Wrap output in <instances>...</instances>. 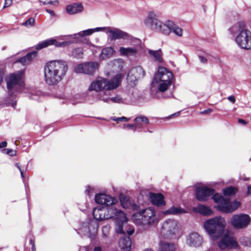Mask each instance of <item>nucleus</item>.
Segmentation results:
<instances>
[{
  "mask_svg": "<svg viewBox=\"0 0 251 251\" xmlns=\"http://www.w3.org/2000/svg\"><path fill=\"white\" fill-rule=\"evenodd\" d=\"M95 201L100 205L93 209V215L95 219L103 221L115 218L116 215L126 220V215L123 211L117 208L118 201L116 199L104 194H97Z\"/></svg>",
  "mask_w": 251,
  "mask_h": 251,
  "instance_id": "f257e3e1",
  "label": "nucleus"
},
{
  "mask_svg": "<svg viewBox=\"0 0 251 251\" xmlns=\"http://www.w3.org/2000/svg\"><path fill=\"white\" fill-rule=\"evenodd\" d=\"M66 61L55 60L47 62L44 68V80L49 85H55L61 81L68 71Z\"/></svg>",
  "mask_w": 251,
  "mask_h": 251,
  "instance_id": "f03ea898",
  "label": "nucleus"
},
{
  "mask_svg": "<svg viewBox=\"0 0 251 251\" xmlns=\"http://www.w3.org/2000/svg\"><path fill=\"white\" fill-rule=\"evenodd\" d=\"M123 78V75L121 74H117L111 79L98 76L91 82L88 90L89 91L102 92L99 96L100 100L101 96L105 97L111 95V91L120 86Z\"/></svg>",
  "mask_w": 251,
  "mask_h": 251,
  "instance_id": "7ed1b4c3",
  "label": "nucleus"
},
{
  "mask_svg": "<svg viewBox=\"0 0 251 251\" xmlns=\"http://www.w3.org/2000/svg\"><path fill=\"white\" fill-rule=\"evenodd\" d=\"M173 78V75L171 71L165 67H158V71L155 74L152 81V86L157 89L154 97L166 98L172 95V93H170L169 95H166L164 93L171 86Z\"/></svg>",
  "mask_w": 251,
  "mask_h": 251,
  "instance_id": "20e7f679",
  "label": "nucleus"
},
{
  "mask_svg": "<svg viewBox=\"0 0 251 251\" xmlns=\"http://www.w3.org/2000/svg\"><path fill=\"white\" fill-rule=\"evenodd\" d=\"M9 100L6 104L15 108L16 105V97L17 94L24 91L25 84L24 79V71L10 74L5 78Z\"/></svg>",
  "mask_w": 251,
  "mask_h": 251,
  "instance_id": "39448f33",
  "label": "nucleus"
},
{
  "mask_svg": "<svg viewBox=\"0 0 251 251\" xmlns=\"http://www.w3.org/2000/svg\"><path fill=\"white\" fill-rule=\"evenodd\" d=\"M229 31L235 36V41L239 47L245 50L251 49V32L243 22H238L232 26Z\"/></svg>",
  "mask_w": 251,
  "mask_h": 251,
  "instance_id": "423d86ee",
  "label": "nucleus"
},
{
  "mask_svg": "<svg viewBox=\"0 0 251 251\" xmlns=\"http://www.w3.org/2000/svg\"><path fill=\"white\" fill-rule=\"evenodd\" d=\"M132 220L137 225L144 229H148L156 225L159 221V218L155 209L150 207L133 214Z\"/></svg>",
  "mask_w": 251,
  "mask_h": 251,
  "instance_id": "0eeeda50",
  "label": "nucleus"
},
{
  "mask_svg": "<svg viewBox=\"0 0 251 251\" xmlns=\"http://www.w3.org/2000/svg\"><path fill=\"white\" fill-rule=\"evenodd\" d=\"M226 225L225 219L221 216L206 220L203 223V227L212 240L220 238L223 234Z\"/></svg>",
  "mask_w": 251,
  "mask_h": 251,
  "instance_id": "6e6552de",
  "label": "nucleus"
},
{
  "mask_svg": "<svg viewBox=\"0 0 251 251\" xmlns=\"http://www.w3.org/2000/svg\"><path fill=\"white\" fill-rule=\"evenodd\" d=\"M144 22L147 25L150 26L152 30L165 35H169L168 21L165 23L162 22L158 19L157 15L154 12H150Z\"/></svg>",
  "mask_w": 251,
  "mask_h": 251,
  "instance_id": "1a4fd4ad",
  "label": "nucleus"
},
{
  "mask_svg": "<svg viewBox=\"0 0 251 251\" xmlns=\"http://www.w3.org/2000/svg\"><path fill=\"white\" fill-rule=\"evenodd\" d=\"M212 199L215 202L218 204L217 209L226 213L233 212L240 206V203L236 201L231 202L229 199L225 198L218 193L214 194Z\"/></svg>",
  "mask_w": 251,
  "mask_h": 251,
  "instance_id": "9d476101",
  "label": "nucleus"
},
{
  "mask_svg": "<svg viewBox=\"0 0 251 251\" xmlns=\"http://www.w3.org/2000/svg\"><path fill=\"white\" fill-rule=\"evenodd\" d=\"M250 222V217L246 214H235L230 219L231 225L236 229L246 228Z\"/></svg>",
  "mask_w": 251,
  "mask_h": 251,
  "instance_id": "9b49d317",
  "label": "nucleus"
},
{
  "mask_svg": "<svg viewBox=\"0 0 251 251\" xmlns=\"http://www.w3.org/2000/svg\"><path fill=\"white\" fill-rule=\"evenodd\" d=\"M133 42L136 43V44H133V46L132 47H121L119 48V51L121 55L129 57H136L139 50L141 48V41L139 39H134Z\"/></svg>",
  "mask_w": 251,
  "mask_h": 251,
  "instance_id": "f8f14e48",
  "label": "nucleus"
},
{
  "mask_svg": "<svg viewBox=\"0 0 251 251\" xmlns=\"http://www.w3.org/2000/svg\"><path fill=\"white\" fill-rule=\"evenodd\" d=\"M145 75V72L143 68L140 66L133 67L129 71L127 80L131 86L135 84V81L143 78Z\"/></svg>",
  "mask_w": 251,
  "mask_h": 251,
  "instance_id": "ddd939ff",
  "label": "nucleus"
},
{
  "mask_svg": "<svg viewBox=\"0 0 251 251\" xmlns=\"http://www.w3.org/2000/svg\"><path fill=\"white\" fill-rule=\"evenodd\" d=\"M98 224L94 220H90L88 222L82 223L79 229L84 235L91 237L95 235L98 231Z\"/></svg>",
  "mask_w": 251,
  "mask_h": 251,
  "instance_id": "4468645a",
  "label": "nucleus"
},
{
  "mask_svg": "<svg viewBox=\"0 0 251 251\" xmlns=\"http://www.w3.org/2000/svg\"><path fill=\"white\" fill-rule=\"evenodd\" d=\"M178 229L177 222L174 219H168L163 222L161 231L164 234L173 235L175 234Z\"/></svg>",
  "mask_w": 251,
  "mask_h": 251,
  "instance_id": "2eb2a0df",
  "label": "nucleus"
},
{
  "mask_svg": "<svg viewBox=\"0 0 251 251\" xmlns=\"http://www.w3.org/2000/svg\"><path fill=\"white\" fill-rule=\"evenodd\" d=\"M202 237L197 232H191L186 238V243L190 247H199L202 245Z\"/></svg>",
  "mask_w": 251,
  "mask_h": 251,
  "instance_id": "dca6fc26",
  "label": "nucleus"
},
{
  "mask_svg": "<svg viewBox=\"0 0 251 251\" xmlns=\"http://www.w3.org/2000/svg\"><path fill=\"white\" fill-rule=\"evenodd\" d=\"M218 246L221 250L229 249L236 248L238 246V243L233 237L225 235L221 239Z\"/></svg>",
  "mask_w": 251,
  "mask_h": 251,
  "instance_id": "f3484780",
  "label": "nucleus"
},
{
  "mask_svg": "<svg viewBox=\"0 0 251 251\" xmlns=\"http://www.w3.org/2000/svg\"><path fill=\"white\" fill-rule=\"evenodd\" d=\"M214 190L206 187H199L196 189V198L200 201H205L214 194Z\"/></svg>",
  "mask_w": 251,
  "mask_h": 251,
  "instance_id": "a211bd4d",
  "label": "nucleus"
},
{
  "mask_svg": "<svg viewBox=\"0 0 251 251\" xmlns=\"http://www.w3.org/2000/svg\"><path fill=\"white\" fill-rule=\"evenodd\" d=\"M68 42H58L55 38H51L43 41L39 43L36 46L37 50H41L50 45H54L56 47H62L69 45Z\"/></svg>",
  "mask_w": 251,
  "mask_h": 251,
  "instance_id": "6ab92c4d",
  "label": "nucleus"
},
{
  "mask_svg": "<svg viewBox=\"0 0 251 251\" xmlns=\"http://www.w3.org/2000/svg\"><path fill=\"white\" fill-rule=\"evenodd\" d=\"M108 29L107 37L111 41L124 39L128 37V34L127 33L119 29L109 27V28Z\"/></svg>",
  "mask_w": 251,
  "mask_h": 251,
  "instance_id": "aec40b11",
  "label": "nucleus"
},
{
  "mask_svg": "<svg viewBox=\"0 0 251 251\" xmlns=\"http://www.w3.org/2000/svg\"><path fill=\"white\" fill-rule=\"evenodd\" d=\"M150 199L153 204L157 206L164 205L165 204V202L164 200V196L161 193H150Z\"/></svg>",
  "mask_w": 251,
  "mask_h": 251,
  "instance_id": "412c9836",
  "label": "nucleus"
},
{
  "mask_svg": "<svg viewBox=\"0 0 251 251\" xmlns=\"http://www.w3.org/2000/svg\"><path fill=\"white\" fill-rule=\"evenodd\" d=\"M136 129H142L146 127L149 124L148 118L144 116L140 115L134 120Z\"/></svg>",
  "mask_w": 251,
  "mask_h": 251,
  "instance_id": "4be33fe9",
  "label": "nucleus"
},
{
  "mask_svg": "<svg viewBox=\"0 0 251 251\" xmlns=\"http://www.w3.org/2000/svg\"><path fill=\"white\" fill-rule=\"evenodd\" d=\"M193 211L205 216H209L213 214V211L209 207L202 204H199L193 208Z\"/></svg>",
  "mask_w": 251,
  "mask_h": 251,
  "instance_id": "5701e85b",
  "label": "nucleus"
},
{
  "mask_svg": "<svg viewBox=\"0 0 251 251\" xmlns=\"http://www.w3.org/2000/svg\"><path fill=\"white\" fill-rule=\"evenodd\" d=\"M119 246L122 250L129 251L131 246L130 238L126 236L121 237L119 241Z\"/></svg>",
  "mask_w": 251,
  "mask_h": 251,
  "instance_id": "b1692460",
  "label": "nucleus"
},
{
  "mask_svg": "<svg viewBox=\"0 0 251 251\" xmlns=\"http://www.w3.org/2000/svg\"><path fill=\"white\" fill-rule=\"evenodd\" d=\"M116 220V226L115 230L117 233L125 234V231L123 230V226L124 224H126L127 221V219L126 216V220H122L120 216L116 215L115 218Z\"/></svg>",
  "mask_w": 251,
  "mask_h": 251,
  "instance_id": "393cba45",
  "label": "nucleus"
},
{
  "mask_svg": "<svg viewBox=\"0 0 251 251\" xmlns=\"http://www.w3.org/2000/svg\"><path fill=\"white\" fill-rule=\"evenodd\" d=\"M83 6L81 3H73L66 7V11L69 14H75L83 11Z\"/></svg>",
  "mask_w": 251,
  "mask_h": 251,
  "instance_id": "a878e982",
  "label": "nucleus"
},
{
  "mask_svg": "<svg viewBox=\"0 0 251 251\" xmlns=\"http://www.w3.org/2000/svg\"><path fill=\"white\" fill-rule=\"evenodd\" d=\"M148 53L150 55V57L155 62L159 63H163V59L162 58V52L160 49L157 50H149Z\"/></svg>",
  "mask_w": 251,
  "mask_h": 251,
  "instance_id": "bb28decb",
  "label": "nucleus"
},
{
  "mask_svg": "<svg viewBox=\"0 0 251 251\" xmlns=\"http://www.w3.org/2000/svg\"><path fill=\"white\" fill-rule=\"evenodd\" d=\"M168 26L169 29V34L172 31L178 37H181L183 35V30L173 22L168 21Z\"/></svg>",
  "mask_w": 251,
  "mask_h": 251,
  "instance_id": "cd10ccee",
  "label": "nucleus"
},
{
  "mask_svg": "<svg viewBox=\"0 0 251 251\" xmlns=\"http://www.w3.org/2000/svg\"><path fill=\"white\" fill-rule=\"evenodd\" d=\"M86 74L90 75H93L99 67V63L96 62H86Z\"/></svg>",
  "mask_w": 251,
  "mask_h": 251,
  "instance_id": "c85d7f7f",
  "label": "nucleus"
},
{
  "mask_svg": "<svg viewBox=\"0 0 251 251\" xmlns=\"http://www.w3.org/2000/svg\"><path fill=\"white\" fill-rule=\"evenodd\" d=\"M107 96H101L100 100L105 102H109L111 101L114 103H124L125 102V100L123 98L119 95H117L114 97H109Z\"/></svg>",
  "mask_w": 251,
  "mask_h": 251,
  "instance_id": "c756f323",
  "label": "nucleus"
},
{
  "mask_svg": "<svg viewBox=\"0 0 251 251\" xmlns=\"http://www.w3.org/2000/svg\"><path fill=\"white\" fill-rule=\"evenodd\" d=\"M37 55L36 51H32L27 53L25 56L21 58L16 62H20L23 65L28 64L33 58L36 57Z\"/></svg>",
  "mask_w": 251,
  "mask_h": 251,
  "instance_id": "7c9ffc66",
  "label": "nucleus"
},
{
  "mask_svg": "<svg viewBox=\"0 0 251 251\" xmlns=\"http://www.w3.org/2000/svg\"><path fill=\"white\" fill-rule=\"evenodd\" d=\"M185 213H186V211L184 209L175 206H172L163 212L164 215H178Z\"/></svg>",
  "mask_w": 251,
  "mask_h": 251,
  "instance_id": "2f4dec72",
  "label": "nucleus"
},
{
  "mask_svg": "<svg viewBox=\"0 0 251 251\" xmlns=\"http://www.w3.org/2000/svg\"><path fill=\"white\" fill-rule=\"evenodd\" d=\"M176 246L174 244L168 242H161L158 251H175Z\"/></svg>",
  "mask_w": 251,
  "mask_h": 251,
  "instance_id": "473e14b6",
  "label": "nucleus"
},
{
  "mask_svg": "<svg viewBox=\"0 0 251 251\" xmlns=\"http://www.w3.org/2000/svg\"><path fill=\"white\" fill-rule=\"evenodd\" d=\"M115 52L114 49L112 47H107L104 48L100 55V58L101 60L109 58L112 56Z\"/></svg>",
  "mask_w": 251,
  "mask_h": 251,
  "instance_id": "72a5a7b5",
  "label": "nucleus"
},
{
  "mask_svg": "<svg viewBox=\"0 0 251 251\" xmlns=\"http://www.w3.org/2000/svg\"><path fill=\"white\" fill-rule=\"evenodd\" d=\"M83 55V49L81 47L75 48L72 49L71 56L76 59H81Z\"/></svg>",
  "mask_w": 251,
  "mask_h": 251,
  "instance_id": "f704fd0d",
  "label": "nucleus"
},
{
  "mask_svg": "<svg viewBox=\"0 0 251 251\" xmlns=\"http://www.w3.org/2000/svg\"><path fill=\"white\" fill-rule=\"evenodd\" d=\"M94 33V31L93 28L92 29H88L86 30H84L81 31L77 33H75L73 35H70L71 36H73L74 38H78V37H82L85 36H89L92 34Z\"/></svg>",
  "mask_w": 251,
  "mask_h": 251,
  "instance_id": "c9c22d12",
  "label": "nucleus"
},
{
  "mask_svg": "<svg viewBox=\"0 0 251 251\" xmlns=\"http://www.w3.org/2000/svg\"><path fill=\"white\" fill-rule=\"evenodd\" d=\"M86 62L80 63L76 65L74 67V72L76 74H86Z\"/></svg>",
  "mask_w": 251,
  "mask_h": 251,
  "instance_id": "e433bc0d",
  "label": "nucleus"
},
{
  "mask_svg": "<svg viewBox=\"0 0 251 251\" xmlns=\"http://www.w3.org/2000/svg\"><path fill=\"white\" fill-rule=\"evenodd\" d=\"M102 235L103 238H108L110 231V226L109 225H106L102 227Z\"/></svg>",
  "mask_w": 251,
  "mask_h": 251,
  "instance_id": "4c0bfd02",
  "label": "nucleus"
},
{
  "mask_svg": "<svg viewBox=\"0 0 251 251\" xmlns=\"http://www.w3.org/2000/svg\"><path fill=\"white\" fill-rule=\"evenodd\" d=\"M237 189L233 187H229L226 188L223 190V193L225 196H230L235 194Z\"/></svg>",
  "mask_w": 251,
  "mask_h": 251,
  "instance_id": "58836bf2",
  "label": "nucleus"
},
{
  "mask_svg": "<svg viewBox=\"0 0 251 251\" xmlns=\"http://www.w3.org/2000/svg\"><path fill=\"white\" fill-rule=\"evenodd\" d=\"M35 23V20L34 18L31 17L28 19L25 22L22 24L23 25L25 26H31L34 25Z\"/></svg>",
  "mask_w": 251,
  "mask_h": 251,
  "instance_id": "ea45409f",
  "label": "nucleus"
},
{
  "mask_svg": "<svg viewBox=\"0 0 251 251\" xmlns=\"http://www.w3.org/2000/svg\"><path fill=\"white\" fill-rule=\"evenodd\" d=\"M121 204L124 208H128L130 206V202L126 199H121Z\"/></svg>",
  "mask_w": 251,
  "mask_h": 251,
  "instance_id": "a19ab883",
  "label": "nucleus"
},
{
  "mask_svg": "<svg viewBox=\"0 0 251 251\" xmlns=\"http://www.w3.org/2000/svg\"><path fill=\"white\" fill-rule=\"evenodd\" d=\"M109 28V27H99L93 28V30L94 31V33L95 32L103 31L105 32L107 34H108V29Z\"/></svg>",
  "mask_w": 251,
  "mask_h": 251,
  "instance_id": "79ce46f5",
  "label": "nucleus"
},
{
  "mask_svg": "<svg viewBox=\"0 0 251 251\" xmlns=\"http://www.w3.org/2000/svg\"><path fill=\"white\" fill-rule=\"evenodd\" d=\"M40 1L44 4L56 5L58 4L57 0H40Z\"/></svg>",
  "mask_w": 251,
  "mask_h": 251,
  "instance_id": "37998d69",
  "label": "nucleus"
},
{
  "mask_svg": "<svg viewBox=\"0 0 251 251\" xmlns=\"http://www.w3.org/2000/svg\"><path fill=\"white\" fill-rule=\"evenodd\" d=\"M2 152L4 153H6L7 154L11 156H15L16 154V151L13 150L5 149L2 150Z\"/></svg>",
  "mask_w": 251,
  "mask_h": 251,
  "instance_id": "c03bdc74",
  "label": "nucleus"
},
{
  "mask_svg": "<svg viewBox=\"0 0 251 251\" xmlns=\"http://www.w3.org/2000/svg\"><path fill=\"white\" fill-rule=\"evenodd\" d=\"M113 121L117 122V123L119 122V121L121 122H128L130 118H128L125 117H122L119 118H113L112 119Z\"/></svg>",
  "mask_w": 251,
  "mask_h": 251,
  "instance_id": "a18cd8bd",
  "label": "nucleus"
},
{
  "mask_svg": "<svg viewBox=\"0 0 251 251\" xmlns=\"http://www.w3.org/2000/svg\"><path fill=\"white\" fill-rule=\"evenodd\" d=\"M71 35H65V36H60L56 37L55 39L57 40L58 41V40H64L66 39H70V38H74L73 36H71Z\"/></svg>",
  "mask_w": 251,
  "mask_h": 251,
  "instance_id": "49530a36",
  "label": "nucleus"
},
{
  "mask_svg": "<svg viewBox=\"0 0 251 251\" xmlns=\"http://www.w3.org/2000/svg\"><path fill=\"white\" fill-rule=\"evenodd\" d=\"M15 166L20 171L21 177L24 179V169L21 168L20 164L19 163H17L15 164Z\"/></svg>",
  "mask_w": 251,
  "mask_h": 251,
  "instance_id": "de8ad7c7",
  "label": "nucleus"
},
{
  "mask_svg": "<svg viewBox=\"0 0 251 251\" xmlns=\"http://www.w3.org/2000/svg\"><path fill=\"white\" fill-rule=\"evenodd\" d=\"M124 128H128L129 129H131L135 131L136 128H135V124H124Z\"/></svg>",
  "mask_w": 251,
  "mask_h": 251,
  "instance_id": "09e8293b",
  "label": "nucleus"
},
{
  "mask_svg": "<svg viewBox=\"0 0 251 251\" xmlns=\"http://www.w3.org/2000/svg\"><path fill=\"white\" fill-rule=\"evenodd\" d=\"M199 58L201 63H206L207 62V59L202 56H199Z\"/></svg>",
  "mask_w": 251,
  "mask_h": 251,
  "instance_id": "8fccbe9b",
  "label": "nucleus"
},
{
  "mask_svg": "<svg viewBox=\"0 0 251 251\" xmlns=\"http://www.w3.org/2000/svg\"><path fill=\"white\" fill-rule=\"evenodd\" d=\"M5 3H4V7H8L9 6L12 2V0H4Z\"/></svg>",
  "mask_w": 251,
  "mask_h": 251,
  "instance_id": "3c124183",
  "label": "nucleus"
},
{
  "mask_svg": "<svg viewBox=\"0 0 251 251\" xmlns=\"http://www.w3.org/2000/svg\"><path fill=\"white\" fill-rule=\"evenodd\" d=\"M212 111V109H207L206 110H203L202 111H201L200 113L201 114H206L211 113Z\"/></svg>",
  "mask_w": 251,
  "mask_h": 251,
  "instance_id": "603ef678",
  "label": "nucleus"
},
{
  "mask_svg": "<svg viewBox=\"0 0 251 251\" xmlns=\"http://www.w3.org/2000/svg\"><path fill=\"white\" fill-rule=\"evenodd\" d=\"M227 99L230 101H231L232 103H235V98L234 96H229L228 98H227Z\"/></svg>",
  "mask_w": 251,
  "mask_h": 251,
  "instance_id": "864d4df0",
  "label": "nucleus"
},
{
  "mask_svg": "<svg viewBox=\"0 0 251 251\" xmlns=\"http://www.w3.org/2000/svg\"><path fill=\"white\" fill-rule=\"evenodd\" d=\"M91 188L89 186H87L85 190V192L88 195H91Z\"/></svg>",
  "mask_w": 251,
  "mask_h": 251,
  "instance_id": "5fc2aeb1",
  "label": "nucleus"
},
{
  "mask_svg": "<svg viewBox=\"0 0 251 251\" xmlns=\"http://www.w3.org/2000/svg\"><path fill=\"white\" fill-rule=\"evenodd\" d=\"M7 142L6 141H3L0 143V149L6 147L7 146Z\"/></svg>",
  "mask_w": 251,
  "mask_h": 251,
  "instance_id": "6e6d98bb",
  "label": "nucleus"
},
{
  "mask_svg": "<svg viewBox=\"0 0 251 251\" xmlns=\"http://www.w3.org/2000/svg\"><path fill=\"white\" fill-rule=\"evenodd\" d=\"M46 11L48 13H49L51 16H54L55 15L54 12L52 10H50V9H46Z\"/></svg>",
  "mask_w": 251,
  "mask_h": 251,
  "instance_id": "4d7b16f0",
  "label": "nucleus"
},
{
  "mask_svg": "<svg viewBox=\"0 0 251 251\" xmlns=\"http://www.w3.org/2000/svg\"><path fill=\"white\" fill-rule=\"evenodd\" d=\"M179 112L175 113L170 115L169 117H168V118L170 119V118H172L174 117L175 116H178L179 115Z\"/></svg>",
  "mask_w": 251,
  "mask_h": 251,
  "instance_id": "13d9d810",
  "label": "nucleus"
},
{
  "mask_svg": "<svg viewBox=\"0 0 251 251\" xmlns=\"http://www.w3.org/2000/svg\"><path fill=\"white\" fill-rule=\"evenodd\" d=\"M88 247H82L79 249V251H88Z\"/></svg>",
  "mask_w": 251,
  "mask_h": 251,
  "instance_id": "bf43d9fd",
  "label": "nucleus"
},
{
  "mask_svg": "<svg viewBox=\"0 0 251 251\" xmlns=\"http://www.w3.org/2000/svg\"><path fill=\"white\" fill-rule=\"evenodd\" d=\"M238 123L243 125H246L247 124V122L245 120L241 119H238Z\"/></svg>",
  "mask_w": 251,
  "mask_h": 251,
  "instance_id": "052dcab7",
  "label": "nucleus"
},
{
  "mask_svg": "<svg viewBox=\"0 0 251 251\" xmlns=\"http://www.w3.org/2000/svg\"><path fill=\"white\" fill-rule=\"evenodd\" d=\"M93 251H101V248L100 247H95Z\"/></svg>",
  "mask_w": 251,
  "mask_h": 251,
  "instance_id": "680f3d73",
  "label": "nucleus"
},
{
  "mask_svg": "<svg viewBox=\"0 0 251 251\" xmlns=\"http://www.w3.org/2000/svg\"><path fill=\"white\" fill-rule=\"evenodd\" d=\"M247 193L248 195H251V185H249L248 187V190Z\"/></svg>",
  "mask_w": 251,
  "mask_h": 251,
  "instance_id": "e2e57ef3",
  "label": "nucleus"
},
{
  "mask_svg": "<svg viewBox=\"0 0 251 251\" xmlns=\"http://www.w3.org/2000/svg\"><path fill=\"white\" fill-rule=\"evenodd\" d=\"M134 231V229H131L129 231H127V232L128 235H131L133 233Z\"/></svg>",
  "mask_w": 251,
  "mask_h": 251,
  "instance_id": "0e129e2a",
  "label": "nucleus"
},
{
  "mask_svg": "<svg viewBox=\"0 0 251 251\" xmlns=\"http://www.w3.org/2000/svg\"><path fill=\"white\" fill-rule=\"evenodd\" d=\"M145 251H153L152 249H146L145 250Z\"/></svg>",
  "mask_w": 251,
  "mask_h": 251,
  "instance_id": "69168bd1",
  "label": "nucleus"
},
{
  "mask_svg": "<svg viewBox=\"0 0 251 251\" xmlns=\"http://www.w3.org/2000/svg\"><path fill=\"white\" fill-rule=\"evenodd\" d=\"M243 179L244 181H246V180H248V178H244Z\"/></svg>",
  "mask_w": 251,
  "mask_h": 251,
  "instance_id": "338daca9",
  "label": "nucleus"
},
{
  "mask_svg": "<svg viewBox=\"0 0 251 251\" xmlns=\"http://www.w3.org/2000/svg\"><path fill=\"white\" fill-rule=\"evenodd\" d=\"M247 240L249 241L250 244H251V240H250L249 239H247Z\"/></svg>",
  "mask_w": 251,
  "mask_h": 251,
  "instance_id": "774afa93",
  "label": "nucleus"
}]
</instances>
